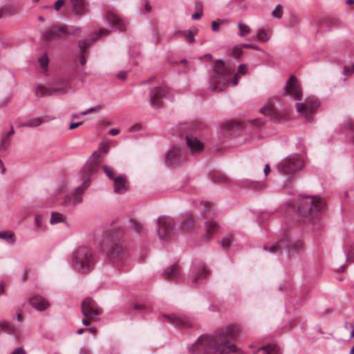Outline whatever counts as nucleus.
<instances>
[{
	"instance_id": "nucleus-1",
	"label": "nucleus",
	"mask_w": 354,
	"mask_h": 354,
	"mask_svg": "<svg viewBox=\"0 0 354 354\" xmlns=\"http://www.w3.org/2000/svg\"><path fill=\"white\" fill-rule=\"evenodd\" d=\"M237 337V328L228 326L212 335H201L188 349L192 354H227L235 351L234 341Z\"/></svg>"
},
{
	"instance_id": "nucleus-2",
	"label": "nucleus",
	"mask_w": 354,
	"mask_h": 354,
	"mask_svg": "<svg viewBox=\"0 0 354 354\" xmlns=\"http://www.w3.org/2000/svg\"><path fill=\"white\" fill-rule=\"evenodd\" d=\"M245 73L246 66L240 64L238 66V73L233 76L230 69L226 67L224 62L218 60L214 62L212 71L209 75V88L212 91H221L231 84L232 77V85L235 86L239 82V75Z\"/></svg>"
},
{
	"instance_id": "nucleus-3",
	"label": "nucleus",
	"mask_w": 354,
	"mask_h": 354,
	"mask_svg": "<svg viewBox=\"0 0 354 354\" xmlns=\"http://www.w3.org/2000/svg\"><path fill=\"white\" fill-rule=\"evenodd\" d=\"M93 252L86 245L77 247L73 253L72 267L81 272H86L93 269L95 263Z\"/></svg>"
},
{
	"instance_id": "nucleus-4",
	"label": "nucleus",
	"mask_w": 354,
	"mask_h": 354,
	"mask_svg": "<svg viewBox=\"0 0 354 354\" xmlns=\"http://www.w3.org/2000/svg\"><path fill=\"white\" fill-rule=\"evenodd\" d=\"M324 202L319 197L307 196L301 199L299 203V214L301 216L311 218L319 214L324 209Z\"/></svg>"
},
{
	"instance_id": "nucleus-5",
	"label": "nucleus",
	"mask_w": 354,
	"mask_h": 354,
	"mask_svg": "<svg viewBox=\"0 0 354 354\" xmlns=\"http://www.w3.org/2000/svg\"><path fill=\"white\" fill-rule=\"evenodd\" d=\"M303 165L304 160L301 156L298 153H294L283 159L277 165V169L280 172L288 176L301 169Z\"/></svg>"
},
{
	"instance_id": "nucleus-6",
	"label": "nucleus",
	"mask_w": 354,
	"mask_h": 354,
	"mask_svg": "<svg viewBox=\"0 0 354 354\" xmlns=\"http://www.w3.org/2000/svg\"><path fill=\"white\" fill-rule=\"evenodd\" d=\"M175 222L167 216H161L158 219V235L162 241H169L175 234Z\"/></svg>"
},
{
	"instance_id": "nucleus-7",
	"label": "nucleus",
	"mask_w": 354,
	"mask_h": 354,
	"mask_svg": "<svg viewBox=\"0 0 354 354\" xmlns=\"http://www.w3.org/2000/svg\"><path fill=\"white\" fill-rule=\"evenodd\" d=\"M129 256L128 251L119 243H112L107 248L106 257L115 265H124L128 261Z\"/></svg>"
},
{
	"instance_id": "nucleus-8",
	"label": "nucleus",
	"mask_w": 354,
	"mask_h": 354,
	"mask_svg": "<svg viewBox=\"0 0 354 354\" xmlns=\"http://www.w3.org/2000/svg\"><path fill=\"white\" fill-rule=\"evenodd\" d=\"M84 182L74 190L71 195L65 196L63 205L64 206H76L83 202V194L90 186L91 182L88 178H84Z\"/></svg>"
},
{
	"instance_id": "nucleus-9",
	"label": "nucleus",
	"mask_w": 354,
	"mask_h": 354,
	"mask_svg": "<svg viewBox=\"0 0 354 354\" xmlns=\"http://www.w3.org/2000/svg\"><path fill=\"white\" fill-rule=\"evenodd\" d=\"M73 84L71 82V78H63L61 80L59 85L53 88L50 89L43 86H38L36 88L35 93L36 95L39 97H43L44 95H49L51 94V91H55L56 93H66L69 90L72 89Z\"/></svg>"
},
{
	"instance_id": "nucleus-10",
	"label": "nucleus",
	"mask_w": 354,
	"mask_h": 354,
	"mask_svg": "<svg viewBox=\"0 0 354 354\" xmlns=\"http://www.w3.org/2000/svg\"><path fill=\"white\" fill-rule=\"evenodd\" d=\"M301 245L299 243H295L293 245L288 244L285 240H280L276 242L270 247L264 246V250H268L270 253L281 255L283 251H286L288 254L293 252H297L300 250Z\"/></svg>"
},
{
	"instance_id": "nucleus-11",
	"label": "nucleus",
	"mask_w": 354,
	"mask_h": 354,
	"mask_svg": "<svg viewBox=\"0 0 354 354\" xmlns=\"http://www.w3.org/2000/svg\"><path fill=\"white\" fill-rule=\"evenodd\" d=\"M101 162V157L97 151H94L86 165L82 169L84 178H88L97 172L99 169V163Z\"/></svg>"
},
{
	"instance_id": "nucleus-12",
	"label": "nucleus",
	"mask_w": 354,
	"mask_h": 354,
	"mask_svg": "<svg viewBox=\"0 0 354 354\" xmlns=\"http://www.w3.org/2000/svg\"><path fill=\"white\" fill-rule=\"evenodd\" d=\"M69 33L67 28L64 26H53L42 32V39L44 41H51L63 39Z\"/></svg>"
},
{
	"instance_id": "nucleus-13",
	"label": "nucleus",
	"mask_w": 354,
	"mask_h": 354,
	"mask_svg": "<svg viewBox=\"0 0 354 354\" xmlns=\"http://www.w3.org/2000/svg\"><path fill=\"white\" fill-rule=\"evenodd\" d=\"M318 106L319 104L315 100L313 102H308L306 104L302 102L297 103L296 109L299 113H303L305 122L310 123Z\"/></svg>"
},
{
	"instance_id": "nucleus-14",
	"label": "nucleus",
	"mask_w": 354,
	"mask_h": 354,
	"mask_svg": "<svg viewBox=\"0 0 354 354\" xmlns=\"http://www.w3.org/2000/svg\"><path fill=\"white\" fill-rule=\"evenodd\" d=\"M82 313L87 318H93L100 315L102 310L92 298L86 297L82 304Z\"/></svg>"
},
{
	"instance_id": "nucleus-15",
	"label": "nucleus",
	"mask_w": 354,
	"mask_h": 354,
	"mask_svg": "<svg viewBox=\"0 0 354 354\" xmlns=\"http://www.w3.org/2000/svg\"><path fill=\"white\" fill-rule=\"evenodd\" d=\"M283 94H290L296 100H300L301 99L302 93L300 84L295 76L292 75L286 82Z\"/></svg>"
},
{
	"instance_id": "nucleus-16",
	"label": "nucleus",
	"mask_w": 354,
	"mask_h": 354,
	"mask_svg": "<svg viewBox=\"0 0 354 354\" xmlns=\"http://www.w3.org/2000/svg\"><path fill=\"white\" fill-rule=\"evenodd\" d=\"M184 160L183 153L178 147L174 146L165 155V164L172 166Z\"/></svg>"
},
{
	"instance_id": "nucleus-17",
	"label": "nucleus",
	"mask_w": 354,
	"mask_h": 354,
	"mask_svg": "<svg viewBox=\"0 0 354 354\" xmlns=\"http://www.w3.org/2000/svg\"><path fill=\"white\" fill-rule=\"evenodd\" d=\"M166 92L161 87L156 86L153 88L149 92V104L153 109H158L162 106V100L165 96Z\"/></svg>"
},
{
	"instance_id": "nucleus-18",
	"label": "nucleus",
	"mask_w": 354,
	"mask_h": 354,
	"mask_svg": "<svg viewBox=\"0 0 354 354\" xmlns=\"http://www.w3.org/2000/svg\"><path fill=\"white\" fill-rule=\"evenodd\" d=\"M110 33V30L105 28H100L96 34L93 36L91 39H86L80 40L78 42V46L80 48V54L84 55L87 48L93 44L99 37L108 35Z\"/></svg>"
},
{
	"instance_id": "nucleus-19",
	"label": "nucleus",
	"mask_w": 354,
	"mask_h": 354,
	"mask_svg": "<svg viewBox=\"0 0 354 354\" xmlns=\"http://www.w3.org/2000/svg\"><path fill=\"white\" fill-rule=\"evenodd\" d=\"M163 318L171 324H175L180 328L192 326L191 319L185 315H163Z\"/></svg>"
},
{
	"instance_id": "nucleus-20",
	"label": "nucleus",
	"mask_w": 354,
	"mask_h": 354,
	"mask_svg": "<svg viewBox=\"0 0 354 354\" xmlns=\"http://www.w3.org/2000/svg\"><path fill=\"white\" fill-rule=\"evenodd\" d=\"M105 20L110 24L112 28L119 31H122V28L126 25L125 21L109 11L106 12Z\"/></svg>"
},
{
	"instance_id": "nucleus-21",
	"label": "nucleus",
	"mask_w": 354,
	"mask_h": 354,
	"mask_svg": "<svg viewBox=\"0 0 354 354\" xmlns=\"http://www.w3.org/2000/svg\"><path fill=\"white\" fill-rule=\"evenodd\" d=\"M165 279L171 280H179L181 279V269L177 263L166 268L162 273Z\"/></svg>"
},
{
	"instance_id": "nucleus-22",
	"label": "nucleus",
	"mask_w": 354,
	"mask_h": 354,
	"mask_svg": "<svg viewBox=\"0 0 354 354\" xmlns=\"http://www.w3.org/2000/svg\"><path fill=\"white\" fill-rule=\"evenodd\" d=\"M55 118L49 115H44L41 117H35L27 120L26 122L20 123L19 127H27L31 128H35L39 127L43 123L48 122L49 121L54 120Z\"/></svg>"
},
{
	"instance_id": "nucleus-23",
	"label": "nucleus",
	"mask_w": 354,
	"mask_h": 354,
	"mask_svg": "<svg viewBox=\"0 0 354 354\" xmlns=\"http://www.w3.org/2000/svg\"><path fill=\"white\" fill-rule=\"evenodd\" d=\"M260 111L265 116H267L271 121L274 122H279L281 121L283 117L279 114L273 108L272 105L268 103L266 104L261 109Z\"/></svg>"
},
{
	"instance_id": "nucleus-24",
	"label": "nucleus",
	"mask_w": 354,
	"mask_h": 354,
	"mask_svg": "<svg viewBox=\"0 0 354 354\" xmlns=\"http://www.w3.org/2000/svg\"><path fill=\"white\" fill-rule=\"evenodd\" d=\"M71 12L77 16H82L86 14L87 4L85 0H70Z\"/></svg>"
},
{
	"instance_id": "nucleus-25",
	"label": "nucleus",
	"mask_w": 354,
	"mask_h": 354,
	"mask_svg": "<svg viewBox=\"0 0 354 354\" xmlns=\"http://www.w3.org/2000/svg\"><path fill=\"white\" fill-rule=\"evenodd\" d=\"M186 143L187 148L192 153H198L203 148V144L193 135H186Z\"/></svg>"
},
{
	"instance_id": "nucleus-26",
	"label": "nucleus",
	"mask_w": 354,
	"mask_h": 354,
	"mask_svg": "<svg viewBox=\"0 0 354 354\" xmlns=\"http://www.w3.org/2000/svg\"><path fill=\"white\" fill-rule=\"evenodd\" d=\"M209 274V271L203 264H199L193 268V276L191 281L192 283H196L199 279H204Z\"/></svg>"
},
{
	"instance_id": "nucleus-27",
	"label": "nucleus",
	"mask_w": 354,
	"mask_h": 354,
	"mask_svg": "<svg viewBox=\"0 0 354 354\" xmlns=\"http://www.w3.org/2000/svg\"><path fill=\"white\" fill-rule=\"evenodd\" d=\"M30 305L35 309L42 311L49 306V302L43 297L39 295L34 296L29 299Z\"/></svg>"
},
{
	"instance_id": "nucleus-28",
	"label": "nucleus",
	"mask_w": 354,
	"mask_h": 354,
	"mask_svg": "<svg viewBox=\"0 0 354 354\" xmlns=\"http://www.w3.org/2000/svg\"><path fill=\"white\" fill-rule=\"evenodd\" d=\"M114 192L116 194H124L127 190V180L125 175H120L114 180Z\"/></svg>"
},
{
	"instance_id": "nucleus-29",
	"label": "nucleus",
	"mask_w": 354,
	"mask_h": 354,
	"mask_svg": "<svg viewBox=\"0 0 354 354\" xmlns=\"http://www.w3.org/2000/svg\"><path fill=\"white\" fill-rule=\"evenodd\" d=\"M261 352V354H281L279 346L276 344H267L258 348L254 354Z\"/></svg>"
},
{
	"instance_id": "nucleus-30",
	"label": "nucleus",
	"mask_w": 354,
	"mask_h": 354,
	"mask_svg": "<svg viewBox=\"0 0 354 354\" xmlns=\"http://www.w3.org/2000/svg\"><path fill=\"white\" fill-rule=\"evenodd\" d=\"M194 221V220L191 214H184L180 221V227L183 230H189L190 227L193 225Z\"/></svg>"
},
{
	"instance_id": "nucleus-31",
	"label": "nucleus",
	"mask_w": 354,
	"mask_h": 354,
	"mask_svg": "<svg viewBox=\"0 0 354 354\" xmlns=\"http://www.w3.org/2000/svg\"><path fill=\"white\" fill-rule=\"evenodd\" d=\"M205 227L206 236L207 239H209L211 236H212L215 232H216L218 229V225L215 221L210 220L205 223Z\"/></svg>"
},
{
	"instance_id": "nucleus-32",
	"label": "nucleus",
	"mask_w": 354,
	"mask_h": 354,
	"mask_svg": "<svg viewBox=\"0 0 354 354\" xmlns=\"http://www.w3.org/2000/svg\"><path fill=\"white\" fill-rule=\"evenodd\" d=\"M243 183L245 186L254 191L261 190L264 186L263 183L261 181H254L250 179L244 180Z\"/></svg>"
},
{
	"instance_id": "nucleus-33",
	"label": "nucleus",
	"mask_w": 354,
	"mask_h": 354,
	"mask_svg": "<svg viewBox=\"0 0 354 354\" xmlns=\"http://www.w3.org/2000/svg\"><path fill=\"white\" fill-rule=\"evenodd\" d=\"M243 183L245 186L254 191L261 190L264 186L263 183L261 181H254L250 179L244 180Z\"/></svg>"
},
{
	"instance_id": "nucleus-34",
	"label": "nucleus",
	"mask_w": 354,
	"mask_h": 354,
	"mask_svg": "<svg viewBox=\"0 0 354 354\" xmlns=\"http://www.w3.org/2000/svg\"><path fill=\"white\" fill-rule=\"evenodd\" d=\"M123 234L124 230L122 229H120L115 233L109 231L104 235V239L105 240H109V239L111 238L113 241H118L123 236Z\"/></svg>"
},
{
	"instance_id": "nucleus-35",
	"label": "nucleus",
	"mask_w": 354,
	"mask_h": 354,
	"mask_svg": "<svg viewBox=\"0 0 354 354\" xmlns=\"http://www.w3.org/2000/svg\"><path fill=\"white\" fill-rule=\"evenodd\" d=\"M197 32V28H194L192 30H183V35L185 38V40L189 44H192L194 42L195 39V35Z\"/></svg>"
},
{
	"instance_id": "nucleus-36",
	"label": "nucleus",
	"mask_w": 354,
	"mask_h": 354,
	"mask_svg": "<svg viewBox=\"0 0 354 354\" xmlns=\"http://www.w3.org/2000/svg\"><path fill=\"white\" fill-rule=\"evenodd\" d=\"M131 229L137 233H141L144 229L142 223L137 219H131L129 221Z\"/></svg>"
},
{
	"instance_id": "nucleus-37",
	"label": "nucleus",
	"mask_w": 354,
	"mask_h": 354,
	"mask_svg": "<svg viewBox=\"0 0 354 354\" xmlns=\"http://www.w3.org/2000/svg\"><path fill=\"white\" fill-rule=\"evenodd\" d=\"M1 331H3L9 335H14L16 330L12 324L3 322L0 323V332Z\"/></svg>"
},
{
	"instance_id": "nucleus-38",
	"label": "nucleus",
	"mask_w": 354,
	"mask_h": 354,
	"mask_svg": "<svg viewBox=\"0 0 354 354\" xmlns=\"http://www.w3.org/2000/svg\"><path fill=\"white\" fill-rule=\"evenodd\" d=\"M201 211L202 214H204L205 217L212 216L213 213L212 212V208L210 203L209 202H201Z\"/></svg>"
},
{
	"instance_id": "nucleus-39",
	"label": "nucleus",
	"mask_w": 354,
	"mask_h": 354,
	"mask_svg": "<svg viewBox=\"0 0 354 354\" xmlns=\"http://www.w3.org/2000/svg\"><path fill=\"white\" fill-rule=\"evenodd\" d=\"M256 39L263 43L267 42L269 39L267 31L264 29H259L257 33Z\"/></svg>"
},
{
	"instance_id": "nucleus-40",
	"label": "nucleus",
	"mask_w": 354,
	"mask_h": 354,
	"mask_svg": "<svg viewBox=\"0 0 354 354\" xmlns=\"http://www.w3.org/2000/svg\"><path fill=\"white\" fill-rule=\"evenodd\" d=\"M232 239L233 236L232 235H227V236L223 237L221 241H219L218 243L224 250H228L230 247Z\"/></svg>"
},
{
	"instance_id": "nucleus-41",
	"label": "nucleus",
	"mask_w": 354,
	"mask_h": 354,
	"mask_svg": "<svg viewBox=\"0 0 354 354\" xmlns=\"http://www.w3.org/2000/svg\"><path fill=\"white\" fill-rule=\"evenodd\" d=\"M347 261H354V241L348 249L344 250Z\"/></svg>"
},
{
	"instance_id": "nucleus-42",
	"label": "nucleus",
	"mask_w": 354,
	"mask_h": 354,
	"mask_svg": "<svg viewBox=\"0 0 354 354\" xmlns=\"http://www.w3.org/2000/svg\"><path fill=\"white\" fill-rule=\"evenodd\" d=\"M64 221L63 216L58 212H52L50 223L51 225H55Z\"/></svg>"
},
{
	"instance_id": "nucleus-43",
	"label": "nucleus",
	"mask_w": 354,
	"mask_h": 354,
	"mask_svg": "<svg viewBox=\"0 0 354 354\" xmlns=\"http://www.w3.org/2000/svg\"><path fill=\"white\" fill-rule=\"evenodd\" d=\"M35 225L39 230L44 231L46 230V227L43 225L44 218L41 214L35 215Z\"/></svg>"
},
{
	"instance_id": "nucleus-44",
	"label": "nucleus",
	"mask_w": 354,
	"mask_h": 354,
	"mask_svg": "<svg viewBox=\"0 0 354 354\" xmlns=\"http://www.w3.org/2000/svg\"><path fill=\"white\" fill-rule=\"evenodd\" d=\"M238 27L240 29L239 35L241 37H244L250 32V27L242 22L238 24Z\"/></svg>"
},
{
	"instance_id": "nucleus-45",
	"label": "nucleus",
	"mask_w": 354,
	"mask_h": 354,
	"mask_svg": "<svg viewBox=\"0 0 354 354\" xmlns=\"http://www.w3.org/2000/svg\"><path fill=\"white\" fill-rule=\"evenodd\" d=\"M103 170L109 178L114 180L116 178L115 177V170L113 167L108 165H104Z\"/></svg>"
},
{
	"instance_id": "nucleus-46",
	"label": "nucleus",
	"mask_w": 354,
	"mask_h": 354,
	"mask_svg": "<svg viewBox=\"0 0 354 354\" xmlns=\"http://www.w3.org/2000/svg\"><path fill=\"white\" fill-rule=\"evenodd\" d=\"M0 238L6 240L10 244H13L15 241L14 234L12 233L0 232Z\"/></svg>"
},
{
	"instance_id": "nucleus-47",
	"label": "nucleus",
	"mask_w": 354,
	"mask_h": 354,
	"mask_svg": "<svg viewBox=\"0 0 354 354\" xmlns=\"http://www.w3.org/2000/svg\"><path fill=\"white\" fill-rule=\"evenodd\" d=\"M273 17L277 19H281L283 15V7L281 5L278 4L272 12Z\"/></svg>"
},
{
	"instance_id": "nucleus-48",
	"label": "nucleus",
	"mask_w": 354,
	"mask_h": 354,
	"mask_svg": "<svg viewBox=\"0 0 354 354\" xmlns=\"http://www.w3.org/2000/svg\"><path fill=\"white\" fill-rule=\"evenodd\" d=\"M10 145V140L8 138L5 137L2 138L0 143V151H6Z\"/></svg>"
},
{
	"instance_id": "nucleus-49",
	"label": "nucleus",
	"mask_w": 354,
	"mask_h": 354,
	"mask_svg": "<svg viewBox=\"0 0 354 354\" xmlns=\"http://www.w3.org/2000/svg\"><path fill=\"white\" fill-rule=\"evenodd\" d=\"M39 62L41 68H46L48 65V58L47 55L44 54L41 57H39Z\"/></svg>"
},
{
	"instance_id": "nucleus-50",
	"label": "nucleus",
	"mask_w": 354,
	"mask_h": 354,
	"mask_svg": "<svg viewBox=\"0 0 354 354\" xmlns=\"http://www.w3.org/2000/svg\"><path fill=\"white\" fill-rule=\"evenodd\" d=\"M354 73V64L350 66H344L342 74L346 76H350Z\"/></svg>"
},
{
	"instance_id": "nucleus-51",
	"label": "nucleus",
	"mask_w": 354,
	"mask_h": 354,
	"mask_svg": "<svg viewBox=\"0 0 354 354\" xmlns=\"http://www.w3.org/2000/svg\"><path fill=\"white\" fill-rule=\"evenodd\" d=\"M344 328L346 330H351L350 338L354 337V325L349 322H346L344 324Z\"/></svg>"
},
{
	"instance_id": "nucleus-52",
	"label": "nucleus",
	"mask_w": 354,
	"mask_h": 354,
	"mask_svg": "<svg viewBox=\"0 0 354 354\" xmlns=\"http://www.w3.org/2000/svg\"><path fill=\"white\" fill-rule=\"evenodd\" d=\"M241 46L243 47L244 48H247V49H254V50H256L258 51L261 50L260 47H259L257 45L252 44H241Z\"/></svg>"
},
{
	"instance_id": "nucleus-53",
	"label": "nucleus",
	"mask_w": 354,
	"mask_h": 354,
	"mask_svg": "<svg viewBox=\"0 0 354 354\" xmlns=\"http://www.w3.org/2000/svg\"><path fill=\"white\" fill-rule=\"evenodd\" d=\"M65 0H57L54 5L55 10L56 11H59L62 6H63L65 4Z\"/></svg>"
},
{
	"instance_id": "nucleus-54",
	"label": "nucleus",
	"mask_w": 354,
	"mask_h": 354,
	"mask_svg": "<svg viewBox=\"0 0 354 354\" xmlns=\"http://www.w3.org/2000/svg\"><path fill=\"white\" fill-rule=\"evenodd\" d=\"M242 48H244L243 47L241 46V45L240 46H236L234 50H233V54L234 55V57H239L242 54Z\"/></svg>"
},
{
	"instance_id": "nucleus-55",
	"label": "nucleus",
	"mask_w": 354,
	"mask_h": 354,
	"mask_svg": "<svg viewBox=\"0 0 354 354\" xmlns=\"http://www.w3.org/2000/svg\"><path fill=\"white\" fill-rule=\"evenodd\" d=\"M71 29V30H68V31L70 32L69 35H80L82 32L80 27L72 26Z\"/></svg>"
},
{
	"instance_id": "nucleus-56",
	"label": "nucleus",
	"mask_w": 354,
	"mask_h": 354,
	"mask_svg": "<svg viewBox=\"0 0 354 354\" xmlns=\"http://www.w3.org/2000/svg\"><path fill=\"white\" fill-rule=\"evenodd\" d=\"M109 146L106 144L101 145L98 148V151L104 153H106L109 151Z\"/></svg>"
},
{
	"instance_id": "nucleus-57",
	"label": "nucleus",
	"mask_w": 354,
	"mask_h": 354,
	"mask_svg": "<svg viewBox=\"0 0 354 354\" xmlns=\"http://www.w3.org/2000/svg\"><path fill=\"white\" fill-rule=\"evenodd\" d=\"M101 109V106L100 105L91 107L88 109L87 110L83 111L82 113V115H86L90 111H99Z\"/></svg>"
},
{
	"instance_id": "nucleus-58",
	"label": "nucleus",
	"mask_w": 354,
	"mask_h": 354,
	"mask_svg": "<svg viewBox=\"0 0 354 354\" xmlns=\"http://www.w3.org/2000/svg\"><path fill=\"white\" fill-rule=\"evenodd\" d=\"M251 123L253 125H255V126H257V127H261V126L264 124L265 121L263 120H262V119H254V120H252L251 121Z\"/></svg>"
},
{
	"instance_id": "nucleus-59",
	"label": "nucleus",
	"mask_w": 354,
	"mask_h": 354,
	"mask_svg": "<svg viewBox=\"0 0 354 354\" xmlns=\"http://www.w3.org/2000/svg\"><path fill=\"white\" fill-rule=\"evenodd\" d=\"M212 180L216 183L225 182L226 180V177L223 175H219L218 176H213Z\"/></svg>"
},
{
	"instance_id": "nucleus-60",
	"label": "nucleus",
	"mask_w": 354,
	"mask_h": 354,
	"mask_svg": "<svg viewBox=\"0 0 354 354\" xmlns=\"http://www.w3.org/2000/svg\"><path fill=\"white\" fill-rule=\"evenodd\" d=\"M151 30L153 32V38L152 39V42L155 44H157L159 41L158 34L156 33L155 29L151 28Z\"/></svg>"
},
{
	"instance_id": "nucleus-61",
	"label": "nucleus",
	"mask_w": 354,
	"mask_h": 354,
	"mask_svg": "<svg viewBox=\"0 0 354 354\" xmlns=\"http://www.w3.org/2000/svg\"><path fill=\"white\" fill-rule=\"evenodd\" d=\"M11 354H27L26 351L22 348L19 347L13 351Z\"/></svg>"
},
{
	"instance_id": "nucleus-62",
	"label": "nucleus",
	"mask_w": 354,
	"mask_h": 354,
	"mask_svg": "<svg viewBox=\"0 0 354 354\" xmlns=\"http://www.w3.org/2000/svg\"><path fill=\"white\" fill-rule=\"evenodd\" d=\"M203 15V11L201 9L200 12H196L194 14H193L192 15V19L194 20H196V19H198L201 17V16Z\"/></svg>"
},
{
	"instance_id": "nucleus-63",
	"label": "nucleus",
	"mask_w": 354,
	"mask_h": 354,
	"mask_svg": "<svg viewBox=\"0 0 354 354\" xmlns=\"http://www.w3.org/2000/svg\"><path fill=\"white\" fill-rule=\"evenodd\" d=\"M140 129H141V125L138 124H136L133 125L132 127H131L129 131L131 132H134V131H140Z\"/></svg>"
},
{
	"instance_id": "nucleus-64",
	"label": "nucleus",
	"mask_w": 354,
	"mask_h": 354,
	"mask_svg": "<svg viewBox=\"0 0 354 354\" xmlns=\"http://www.w3.org/2000/svg\"><path fill=\"white\" fill-rule=\"evenodd\" d=\"M344 127H345V128L348 129L350 130H353V122H352V121L351 120H348L344 123Z\"/></svg>"
}]
</instances>
